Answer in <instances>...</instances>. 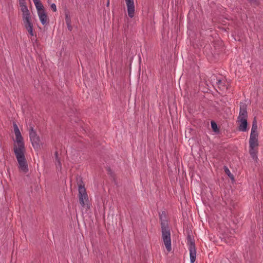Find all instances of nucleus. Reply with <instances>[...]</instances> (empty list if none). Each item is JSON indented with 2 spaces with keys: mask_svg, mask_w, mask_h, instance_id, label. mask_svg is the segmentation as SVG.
<instances>
[{
  "mask_svg": "<svg viewBox=\"0 0 263 263\" xmlns=\"http://www.w3.org/2000/svg\"><path fill=\"white\" fill-rule=\"evenodd\" d=\"M13 125L14 132L15 134L20 132L18 127L17 126L16 123L13 122Z\"/></svg>",
  "mask_w": 263,
  "mask_h": 263,
  "instance_id": "obj_22",
  "label": "nucleus"
},
{
  "mask_svg": "<svg viewBox=\"0 0 263 263\" xmlns=\"http://www.w3.org/2000/svg\"><path fill=\"white\" fill-rule=\"evenodd\" d=\"M251 131H252V133H254V131H257V125L256 121L255 118L252 122Z\"/></svg>",
  "mask_w": 263,
  "mask_h": 263,
  "instance_id": "obj_17",
  "label": "nucleus"
},
{
  "mask_svg": "<svg viewBox=\"0 0 263 263\" xmlns=\"http://www.w3.org/2000/svg\"><path fill=\"white\" fill-rule=\"evenodd\" d=\"M15 143L13 145L14 152L16 151H25L23 138L21 135V132L15 133Z\"/></svg>",
  "mask_w": 263,
  "mask_h": 263,
  "instance_id": "obj_8",
  "label": "nucleus"
},
{
  "mask_svg": "<svg viewBox=\"0 0 263 263\" xmlns=\"http://www.w3.org/2000/svg\"><path fill=\"white\" fill-rule=\"evenodd\" d=\"M51 8L53 12L57 11V7L55 4L53 3L51 5Z\"/></svg>",
  "mask_w": 263,
  "mask_h": 263,
  "instance_id": "obj_24",
  "label": "nucleus"
},
{
  "mask_svg": "<svg viewBox=\"0 0 263 263\" xmlns=\"http://www.w3.org/2000/svg\"><path fill=\"white\" fill-rule=\"evenodd\" d=\"M250 3L253 4H257V0H248Z\"/></svg>",
  "mask_w": 263,
  "mask_h": 263,
  "instance_id": "obj_26",
  "label": "nucleus"
},
{
  "mask_svg": "<svg viewBox=\"0 0 263 263\" xmlns=\"http://www.w3.org/2000/svg\"><path fill=\"white\" fill-rule=\"evenodd\" d=\"M187 245L190 251V261L194 263L196 258V249L194 238L190 234L187 236Z\"/></svg>",
  "mask_w": 263,
  "mask_h": 263,
  "instance_id": "obj_4",
  "label": "nucleus"
},
{
  "mask_svg": "<svg viewBox=\"0 0 263 263\" xmlns=\"http://www.w3.org/2000/svg\"><path fill=\"white\" fill-rule=\"evenodd\" d=\"M258 134L257 131H254V133H252V131L251 132L250 138H258Z\"/></svg>",
  "mask_w": 263,
  "mask_h": 263,
  "instance_id": "obj_20",
  "label": "nucleus"
},
{
  "mask_svg": "<svg viewBox=\"0 0 263 263\" xmlns=\"http://www.w3.org/2000/svg\"><path fill=\"white\" fill-rule=\"evenodd\" d=\"M29 138L32 145L34 149H38L40 147V139L37 136L33 126H30L29 128Z\"/></svg>",
  "mask_w": 263,
  "mask_h": 263,
  "instance_id": "obj_5",
  "label": "nucleus"
},
{
  "mask_svg": "<svg viewBox=\"0 0 263 263\" xmlns=\"http://www.w3.org/2000/svg\"><path fill=\"white\" fill-rule=\"evenodd\" d=\"M247 105L246 103L241 102L240 104L239 113L238 119H247Z\"/></svg>",
  "mask_w": 263,
  "mask_h": 263,
  "instance_id": "obj_9",
  "label": "nucleus"
},
{
  "mask_svg": "<svg viewBox=\"0 0 263 263\" xmlns=\"http://www.w3.org/2000/svg\"><path fill=\"white\" fill-rule=\"evenodd\" d=\"M107 172H108V173L111 175L112 174V172H111V170L110 168H108L107 170Z\"/></svg>",
  "mask_w": 263,
  "mask_h": 263,
  "instance_id": "obj_28",
  "label": "nucleus"
},
{
  "mask_svg": "<svg viewBox=\"0 0 263 263\" xmlns=\"http://www.w3.org/2000/svg\"><path fill=\"white\" fill-rule=\"evenodd\" d=\"M216 84L218 85V88L220 89H224L225 87L224 83L221 80H217Z\"/></svg>",
  "mask_w": 263,
  "mask_h": 263,
  "instance_id": "obj_18",
  "label": "nucleus"
},
{
  "mask_svg": "<svg viewBox=\"0 0 263 263\" xmlns=\"http://www.w3.org/2000/svg\"><path fill=\"white\" fill-rule=\"evenodd\" d=\"M65 23L66 24H71V18L68 14L65 15Z\"/></svg>",
  "mask_w": 263,
  "mask_h": 263,
  "instance_id": "obj_23",
  "label": "nucleus"
},
{
  "mask_svg": "<svg viewBox=\"0 0 263 263\" xmlns=\"http://www.w3.org/2000/svg\"><path fill=\"white\" fill-rule=\"evenodd\" d=\"M21 11L22 12V20L25 28L31 36L34 35L33 24L31 21L30 12L26 5L25 0H18Z\"/></svg>",
  "mask_w": 263,
  "mask_h": 263,
  "instance_id": "obj_2",
  "label": "nucleus"
},
{
  "mask_svg": "<svg viewBox=\"0 0 263 263\" xmlns=\"http://www.w3.org/2000/svg\"><path fill=\"white\" fill-rule=\"evenodd\" d=\"M15 143L13 145L14 152L16 151H25L23 138L21 135V132L15 133Z\"/></svg>",
  "mask_w": 263,
  "mask_h": 263,
  "instance_id": "obj_7",
  "label": "nucleus"
},
{
  "mask_svg": "<svg viewBox=\"0 0 263 263\" xmlns=\"http://www.w3.org/2000/svg\"><path fill=\"white\" fill-rule=\"evenodd\" d=\"M159 217L161 221L162 238L167 251L170 252L172 250L171 231L165 211H162L159 213Z\"/></svg>",
  "mask_w": 263,
  "mask_h": 263,
  "instance_id": "obj_1",
  "label": "nucleus"
},
{
  "mask_svg": "<svg viewBox=\"0 0 263 263\" xmlns=\"http://www.w3.org/2000/svg\"><path fill=\"white\" fill-rule=\"evenodd\" d=\"M55 165L58 169L61 170L62 168V164L60 159L55 160Z\"/></svg>",
  "mask_w": 263,
  "mask_h": 263,
  "instance_id": "obj_21",
  "label": "nucleus"
},
{
  "mask_svg": "<svg viewBox=\"0 0 263 263\" xmlns=\"http://www.w3.org/2000/svg\"><path fill=\"white\" fill-rule=\"evenodd\" d=\"M67 26V28L69 31H71L72 29V27L71 25V24H66Z\"/></svg>",
  "mask_w": 263,
  "mask_h": 263,
  "instance_id": "obj_25",
  "label": "nucleus"
},
{
  "mask_svg": "<svg viewBox=\"0 0 263 263\" xmlns=\"http://www.w3.org/2000/svg\"><path fill=\"white\" fill-rule=\"evenodd\" d=\"M211 127L214 132H215V133L219 132V129L217 127V125L216 123L214 121H212L211 122Z\"/></svg>",
  "mask_w": 263,
  "mask_h": 263,
  "instance_id": "obj_16",
  "label": "nucleus"
},
{
  "mask_svg": "<svg viewBox=\"0 0 263 263\" xmlns=\"http://www.w3.org/2000/svg\"><path fill=\"white\" fill-rule=\"evenodd\" d=\"M35 6L36 7V9L37 10V13H39L41 12H42V11H45L44 6L42 3L39 0H32Z\"/></svg>",
  "mask_w": 263,
  "mask_h": 263,
  "instance_id": "obj_13",
  "label": "nucleus"
},
{
  "mask_svg": "<svg viewBox=\"0 0 263 263\" xmlns=\"http://www.w3.org/2000/svg\"><path fill=\"white\" fill-rule=\"evenodd\" d=\"M257 149L256 148H249V154L252 158L255 161H257Z\"/></svg>",
  "mask_w": 263,
  "mask_h": 263,
  "instance_id": "obj_15",
  "label": "nucleus"
},
{
  "mask_svg": "<svg viewBox=\"0 0 263 263\" xmlns=\"http://www.w3.org/2000/svg\"><path fill=\"white\" fill-rule=\"evenodd\" d=\"M14 152L18 162V168L20 171L24 173H27L29 170L28 164L25 156V151H16Z\"/></svg>",
  "mask_w": 263,
  "mask_h": 263,
  "instance_id": "obj_3",
  "label": "nucleus"
},
{
  "mask_svg": "<svg viewBox=\"0 0 263 263\" xmlns=\"http://www.w3.org/2000/svg\"><path fill=\"white\" fill-rule=\"evenodd\" d=\"M109 0H108L107 3L106 4V6L108 7V6H109Z\"/></svg>",
  "mask_w": 263,
  "mask_h": 263,
  "instance_id": "obj_29",
  "label": "nucleus"
},
{
  "mask_svg": "<svg viewBox=\"0 0 263 263\" xmlns=\"http://www.w3.org/2000/svg\"><path fill=\"white\" fill-rule=\"evenodd\" d=\"M258 138H250L249 139V148H255L258 146Z\"/></svg>",
  "mask_w": 263,
  "mask_h": 263,
  "instance_id": "obj_14",
  "label": "nucleus"
},
{
  "mask_svg": "<svg viewBox=\"0 0 263 263\" xmlns=\"http://www.w3.org/2000/svg\"><path fill=\"white\" fill-rule=\"evenodd\" d=\"M54 155H55V160H58V159H60V158H59V157H58V152H57V151H56V152H55Z\"/></svg>",
  "mask_w": 263,
  "mask_h": 263,
  "instance_id": "obj_27",
  "label": "nucleus"
},
{
  "mask_svg": "<svg viewBox=\"0 0 263 263\" xmlns=\"http://www.w3.org/2000/svg\"><path fill=\"white\" fill-rule=\"evenodd\" d=\"M238 121L240 122L238 127L239 130L241 132H246L248 126L247 119H238Z\"/></svg>",
  "mask_w": 263,
  "mask_h": 263,
  "instance_id": "obj_12",
  "label": "nucleus"
},
{
  "mask_svg": "<svg viewBox=\"0 0 263 263\" xmlns=\"http://www.w3.org/2000/svg\"><path fill=\"white\" fill-rule=\"evenodd\" d=\"M127 7L128 15L130 18H133L135 14V6L134 0H125Z\"/></svg>",
  "mask_w": 263,
  "mask_h": 263,
  "instance_id": "obj_10",
  "label": "nucleus"
},
{
  "mask_svg": "<svg viewBox=\"0 0 263 263\" xmlns=\"http://www.w3.org/2000/svg\"><path fill=\"white\" fill-rule=\"evenodd\" d=\"M79 199L82 207L84 208L86 205H88V197L84 185H79Z\"/></svg>",
  "mask_w": 263,
  "mask_h": 263,
  "instance_id": "obj_6",
  "label": "nucleus"
},
{
  "mask_svg": "<svg viewBox=\"0 0 263 263\" xmlns=\"http://www.w3.org/2000/svg\"><path fill=\"white\" fill-rule=\"evenodd\" d=\"M37 15L42 25H44L48 23V16L45 11H42L37 13Z\"/></svg>",
  "mask_w": 263,
  "mask_h": 263,
  "instance_id": "obj_11",
  "label": "nucleus"
},
{
  "mask_svg": "<svg viewBox=\"0 0 263 263\" xmlns=\"http://www.w3.org/2000/svg\"><path fill=\"white\" fill-rule=\"evenodd\" d=\"M224 171L226 172V173L232 179H233V175L232 174H231L230 170H229V168L226 167V166H224Z\"/></svg>",
  "mask_w": 263,
  "mask_h": 263,
  "instance_id": "obj_19",
  "label": "nucleus"
}]
</instances>
